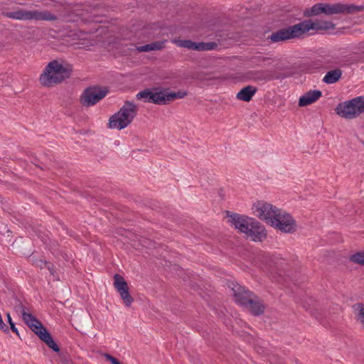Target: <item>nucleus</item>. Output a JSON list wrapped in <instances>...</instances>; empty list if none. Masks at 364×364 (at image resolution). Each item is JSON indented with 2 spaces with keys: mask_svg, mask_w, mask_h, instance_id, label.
<instances>
[{
  "mask_svg": "<svg viewBox=\"0 0 364 364\" xmlns=\"http://www.w3.org/2000/svg\"><path fill=\"white\" fill-rule=\"evenodd\" d=\"M104 356L106 358V360L111 362L112 364H121L120 362L117 358H115L114 357L112 356L108 353H105Z\"/></svg>",
  "mask_w": 364,
  "mask_h": 364,
  "instance_id": "obj_30",
  "label": "nucleus"
},
{
  "mask_svg": "<svg viewBox=\"0 0 364 364\" xmlns=\"http://www.w3.org/2000/svg\"><path fill=\"white\" fill-rule=\"evenodd\" d=\"M323 14L326 15H333L338 14H355L362 11L364 9V6H355L353 4H323Z\"/></svg>",
  "mask_w": 364,
  "mask_h": 364,
  "instance_id": "obj_9",
  "label": "nucleus"
},
{
  "mask_svg": "<svg viewBox=\"0 0 364 364\" xmlns=\"http://www.w3.org/2000/svg\"><path fill=\"white\" fill-rule=\"evenodd\" d=\"M267 58L263 57L262 55L255 56L252 58V63L257 65V66H262L263 63H264Z\"/></svg>",
  "mask_w": 364,
  "mask_h": 364,
  "instance_id": "obj_28",
  "label": "nucleus"
},
{
  "mask_svg": "<svg viewBox=\"0 0 364 364\" xmlns=\"http://www.w3.org/2000/svg\"><path fill=\"white\" fill-rule=\"evenodd\" d=\"M279 208L276 206L263 200L256 202L252 206V211L255 215L269 225L270 224V220H273Z\"/></svg>",
  "mask_w": 364,
  "mask_h": 364,
  "instance_id": "obj_8",
  "label": "nucleus"
},
{
  "mask_svg": "<svg viewBox=\"0 0 364 364\" xmlns=\"http://www.w3.org/2000/svg\"><path fill=\"white\" fill-rule=\"evenodd\" d=\"M333 27V24L331 22H325L323 26H320L318 23L306 21L279 30L273 33L269 38L272 42L283 41L294 38H299L310 30L328 29Z\"/></svg>",
  "mask_w": 364,
  "mask_h": 364,
  "instance_id": "obj_1",
  "label": "nucleus"
},
{
  "mask_svg": "<svg viewBox=\"0 0 364 364\" xmlns=\"http://www.w3.org/2000/svg\"><path fill=\"white\" fill-rule=\"evenodd\" d=\"M6 317H7V321H8V323L10 325L11 331L14 333H15L16 335L19 336L18 331L17 328L16 327L15 323L13 322L12 318H11V315H10L9 313H8L6 314Z\"/></svg>",
  "mask_w": 364,
  "mask_h": 364,
  "instance_id": "obj_29",
  "label": "nucleus"
},
{
  "mask_svg": "<svg viewBox=\"0 0 364 364\" xmlns=\"http://www.w3.org/2000/svg\"><path fill=\"white\" fill-rule=\"evenodd\" d=\"M322 10V3L316 4L311 8L306 9L304 11V15L306 16H317L323 14Z\"/></svg>",
  "mask_w": 364,
  "mask_h": 364,
  "instance_id": "obj_24",
  "label": "nucleus"
},
{
  "mask_svg": "<svg viewBox=\"0 0 364 364\" xmlns=\"http://www.w3.org/2000/svg\"><path fill=\"white\" fill-rule=\"evenodd\" d=\"M343 75V71L340 68H335L329 70L323 77L322 81L326 84H333L337 82Z\"/></svg>",
  "mask_w": 364,
  "mask_h": 364,
  "instance_id": "obj_16",
  "label": "nucleus"
},
{
  "mask_svg": "<svg viewBox=\"0 0 364 364\" xmlns=\"http://www.w3.org/2000/svg\"><path fill=\"white\" fill-rule=\"evenodd\" d=\"M251 301L252 304L248 303L247 306H245L250 309L252 314L257 316L264 312V306L260 299L257 297H252Z\"/></svg>",
  "mask_w": 364,
  "mask_h": 364,
  "instance_id": "obj_18",
  "label": "nucleus"
},
{
  "mask_svg": "<svg viewBox=\"0 0 364 364\" xmlns=\"http://www.w3.org/2000/svg\"><path fill=\"white\" fill-rule=\"evenodd\" d=\"M350 261L364 265V252H357L350 257Z\"/></svg>",
  "mask_w": 364,
  "mask_h": 364,
  "instance_id": "obj_27",
  "label": "nucleus"
},
{
  "mask_svg": "<svg viewBox=\"0 0 364 364\" xmlns=\"http://www.w3.org/2000/svg\"><path fill=\"white\" fill-rule=\"evenodd\" d=\"M137 106L130 102L125 101L120 109L109 119L108 127L110 129L122 130L128 127L137 114Z\"/></svg>",
  "mask_w": 364,
  "mask_h": 364,
  "instance_id": "obj_3",
  "label": "nucleus"
},
{
  "mask_svg": "<svg viewBox=\"0 0 364 364\" xmlns=\"http://www.w3.org/2000/svg\"><path fill=\"white\" fill-rule=\"evenodd\" d=\"M230 217L231 223L235 228L239 230L245 235L249 232L250 228H252V225L255 224V219L252 218L244 217L238 214H232Z\"/></svg>",
  "mask_w": 364,
  "mask_h": 364,
  "instance_id": "obj_12",
  "label": "nucleus"
},
{
  "mask_svg": "<svg viewBox=\"0 0 364 364\" xmlns=\"http://www.w3.org/2000/svg\"><path fill=\"white\" fill-rule=\"evenodd\" d=\"M114 286L120 294L124 304L130 306L133 302V299L129 293V288L124 279L119 274H116L114 276Z\"/></svg>",
  "mask_w": 364,
  "mask_h": 364,
  "instance_id": "obj_11",
  "label": "nucleus"
},
{
  "mask_svg": "<svg viewBox=\"0 0 364 364\" xmlns=\"http://www.w3.org/2000/svg\"><path fill=\"white\" fill-rule=\"evenodd\" d=\"M257 91V89L255 87L247 85L237 92L236 97L240 100L250 102Z\"/></svg>",
  "mask_w": 364,
  "mask_h": 364,
  "instance_id": "obj_17",
  "label": "nucleus"
},
{
  "mask_svg": "<svg viewBox=\"0 0 364 364\" xmlns=\"http://www.w3.org/2000/svg\"><path fill=\"white\" fill-rule=\"evenodd\" d=\"M235 301L242 306H247L248 303L252 304L251 298L252 297V293L246 289L244 287L238 284L234 285L232 288Z\"/></svg>",
  "mask_w": 364,
  "mask_h": 364,
  "instance_id": "obj_13",
  "label": "nucleus"
},
{
  "mask_svg": "<svg viewBox=\"0 0 364 364\" xmlns=\"http://www.w3.org/2000/svg\"><path fill=\"white\" fill-rule=\"evenodd\" d=\"M353 309L358 321L364 327V304L361 303L355 304L353 306Z\"/></svg>",
  "mask_w": 364,
  "mask_h": 364,
  "instance_id": "obj_21",
  "label": "nucleus"
},
{
  "mask_svg": "<svg viewBox=\"0 0 364 364\" xmlns=\"http://www.w3.org/2000/svg\"><path fill=\"white\" fill-rule=\"evenodd\" d=\"M152 90L146 89L143 91L138 92L136 95V98L139 100H142L144 102L151 103L152 100Z\"/></svg>",
  "mask_w": 364,
  "mask_h": 364,
  "instance_id": "obj_22",
  "label": "nucleus"
},
{
  "mask_svg": "<svg viewBox=\"0 0 364 364\" xmlns=\"http://www.w3.org/2000/svg\"><path fill=\"white\" fill-rule=\"evenodd\" d=\"M151 103L156 105H165L168 102L167 92L159 91L154 92L152 90Z\"/></svg>",
  "mask_w": 364,
  "mask_h": 364,
  "instance_id": "obj_20",
  "label": "nucleus"
},
{
  "mask_svg": "<svg viewBox=\"0 0 364 364\" xmlns=\"http://www.w3.org/2000/svg\"><path fill=\"white\" fill-rule=\"evenodd\" d=\"M174 43L179 47L195 50L196 42L190 40H176Z\"/></svg>",
  "mask_w": 364,
  "mask_h": 364,
  "instance_id": "obj_25",
  "label": "nucleus"
},
{
  "mask_svg": "<svg viewBox=\"0 0 364 364\" xmlns=\"http://www.w3.org/2000/svg\"><path fill=\"white\" fill-rule=\"evenodd\" d=\"M107 93L105 90L88 88L82 94L80 102L85 107L92 106L104 98Z\"/></svg>",
  "mask_w": 364,
  "mask_h": 364,
  "instance_id": "obj_10",
  "label": "nucleus"
},
{
  "mask_svg": "<svg viewBox=\"0 0 364 364\" xmlns=\"http://www.w3.org/2000/svg\"><path fill=\"white\" fill-rule=\"evenodd\" d=\"M249 75H251V76H248V77L251 80H262V78L259 76L260 73L259 72H255V73H253V72H251L249 73Z\"/></svg>",
  "mask_w": 364,
  "mask_h": 364,
  "instance_id": "obj_31",
  "label": "nucleus"
},
{
  "mask_svg": "<svg viewBox=\"0 0 364 364\" xmlns=\"http://www.w3.org/2000/svg\"><path fill=\"white\" fill-rule=\"evenodd\" d=\"M195 50L198 51H205V50H213L217 48V44L213 42L209 43H196Z\"/></svg>",
  "mask_w": 364,
  "mask_h": 364,
  "instance_id": "obj_23",
  "label": "nucleus"
},
{
  "mask_svg": "<svg viewBox=\"0 0 364 364\" xmlns=\"http://www.w3.org/2000/svg\"><path fill=\"white\" fill-rule=\"evenodd\" d=\"M187 95V92L185 91L178 92H167L168 102L172 101L175 99H182Z\"/></svg>",
  "mask_w": 364,
  "mask_h": 364,
  "instance_id": "obj_26",
  "label": "nucleus"
},
{
  "mask_svg": "<svg viewBox=\"0 0 364 364\" xmlns=\"http://www.w3.org/2000/svg\"><path fill=\"white\" fill-rule=\"evenodd\" d=\"M5 16L19 21H55L57 17L46 10H26L18 9L6 12Z\"/></svg>",
  "mask_w": 364,
  "mask_h": 364,
  "instance_id": "obj_5",
  "label": "nucleus"
},
{
  "mask_svg": "<svg viewBox=\"0 0 364 364\" xmlns=\"http://www.w3.org/2000/svg\"><path fill=\"white\" fill-rule=\"evenodd\" d=\"M336 112L345 119H353L364 113V97H356L350 100L340 103L336 108Z\"/></svg>",
  "mask_w": 364,
  "mask_h": 364,
  "instance_id": "obj_6",
  "label": "nucleus"
},
{
  "mask_svg": "<svg viewBox=\"0 0 364 364\" xmlns=\"http://www.w3.org/2000/svg\"><path fill=\"white\" fill-rule=\"evenodd\" d=\"M21 314L25 323L34 332L41 340L53 349L55 352H59L60 348L53 340L50 334L43 326L42 323L31 314L26 311V308L21 306Z\"/></svg>",
  "mask_w": 364,
  "mask_h": 364,
  "instance_id": "obj_4",
  "label": "nucleus"
},
{
  "mask_svg": "<svg viewBox=\"0 0 364 364\" xmlns=\"http://www.w3.org/2000/svg\"><path fill=\"white\" fill-rule=\"evenodd\" d=\"M165 41H156L144 46L136 47V50L139 52H149L151 50H159L164 48Z\"/></svg>",
  "mask_w": 364,
  "mask_h": 364,
  "instance_id": "obj_19",
  "label": "nucleus"
},
{
  "mask_svg": "<svg viewBox=\"0 0 364 364\" xmlns=\"http://www.w3.org/2000/svg\"><path fill=\"white\" fill-rule=\"evenodd\" d=\"M246 236L255 242H261L266 238L267 233L264 228L255 220V224L252 225V228H250Z\"/></svg>",
  "mask_w": 364,
  "mask_h": 364,
  "instance_id": "obj_14",
  "label": "nucleus"
},
{
  "mask_svg": "<svg viewBox=\"0 0 364 364\" xmlns=\"http://www.w3.org/2000/svg\"><path fill=\"white\" fill-rule=\"evenodd\" d=\"M269 225L286 233H292L296 230V223L294 219L289 213L281 209H279L273 220H270Z\"/></svg>",
  "mask_w": 364,
  "mask_h": 364,
  "instance_id": "obj_7",
  "label": "nucleus"
},
{
  "mask_svg": "<svg viewBox=\"0 0 364 364\" xmlns=\"http://www.w3.org/2000/svg\"><path fill=\"white\" fill-rule=\"evenodd\" d=\"M322 96L320 90H309L300 97L299 100V106L306 107L316 102Z\"/></svg>",
  "mask_w": 364,
  "mask_h": 364,
  "instance_id": "obj_15",
  "label": "nucleus"
},
{
  "mask_svg": "<svg viewBox=\"0 0 364 364\" xmlns=\"http://www.w3.org/2000/svg\"><path fill=\"white\" fill-rule=\"evenodd\" d=\"M70 70L58 60L50 62L40 76L41 83L46 87H52L70 76Z\"/></svg>",
  "mask_w": 364,
  "mask_h": 364,
  "instance_id": "obj_2",
  "label": "nucleus"
}]
</instances>
